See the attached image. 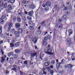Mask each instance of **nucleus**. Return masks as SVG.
I'll list each match as a JSON object with an SVG mask.
<instances>
[{
    "label": "nucleus",
    "instance_id": "4468645a",
    "mask_svg": "<svg viewBox=\"0 0 75 75\" xmlns=\"http://www.w3.org/2000/svg\"><path fill=\"white\" fill-rule=\"evenodd\" d=\"M28 23L30 25H33V26H34L35 25V24L33 23V21H29Z\"/></svg>",
    "mask_w": 75,
    "mask_h": 75
},
{
    "label": "nucleus",
    "instance_id": "13d9d810",
    "mask_svg": "<svg viewBox=\"0 0 75 75\" xmlns=\"http://www.w3.org/2000/svg\"><path fill=\"white\" fill-rule=\"evenodd\" d=\"M59 73L60 74H63V73H64V72H63V71H60L59 72Z\"/></svg>",
    "mask_w": 75,
    "mask_h": 75
},
{
    "label": "nucleus",
    "instance_id": "e433bc0d",
    "mask_svg": "<svg viewBox=\"0 0 75 75\" xmlns=\"http://www.w3.org/2000/svg\"><path fill=\"white\" fill-rule=\"evenodd\" d=\"M24 64H25L26 65H28V64L27 63V61H25L23 62Z\"/></svg>",
    "mask_w": 75,
    "mask_h": 75
},
{
    "label": "nucleus",
    "instance_id": "423d86ee",
    "mask_svg": "<svg viewBox=\"0 0 75 75\" xmlns=\"http://www.w3.org/2000/svg\"><path fill=\"white\" fill-rule=\"evenodd\" d=\"M28 13V16L30 17H32V16H33V14L34 13V11H32L29 12Z\"/></svg>",
    "mask_w": 75,
    "mask_h": 75
},
{
    "label": "nucleus",
    "instance_id": "e2e57ef3",
    "mask_svg": "<svg viewBox=\"0 0 75 75\" xmlns=\"http://www.w3.org/2000/svg\"><path fill=\"white\" fill-rule=\"evenodd\" d=\"M58 21L59 22H61V19H59L58 20Z\"/></svg>",
    "mask_w": 75,
    "mask_h": 75
},
{
    "label": "nucleus",
    "instance_id": "7ed1b4c3",
    "mask_svg": "<svg viewBox=\"0 0 75 75\" xmlns=\"http://www.w3.org/2000/svg\"><path fill=\"white\" fill-rule=\"evenodd\" d=\"M37 40H38V39H37V38L36 37L32 38H31V41H32V42H34V43L35 44H36Z\"/></svg>",
    "mask_w": 75,
    "mask_h": 75
},
{
    "label": "nucleus",
    "instance_id": "de8ad7c7",
    "mask_svg": "<svg viewBox=\"0 0 75 75\" xmlns=\"http://www.w3.org/2000/svg\"><path fill=\"white\" fill-rule=\"evenodd\" d=\"M27 19L28 20H31L32 19V18H30V16H28L27 17Z\"/></svg>",
    "mask_w": 75,
    "mask_h": 75
},
{
    "label": "nucleus",
    "instance_id": "bf43d9fd",
    "mask_svg": "<svg viewBox=\"0 0 75 75\" xmlns=\"http://www.w3.org/2000/svg\"><path fill=\"white\" fill-rule=\"evenodd\" d=\"M47 33H48V32H45V34H44L43 35V36L45 35H46V34H47Z\"/></svg>",
    "mask_w": 75,
    "mask_h": 75
},
{
    "label": "nucleus",
    "instance_id": "393cba45",
    "mask_svg": "<svg viewBox=\"0 0 75 75\" xmlns=\"http://www.w3.org/2000/svg\"><path fill=\"white\" fill-rule=\"evenodd\" d=\"M43 45L44 46H46L47 45V41H43Z\"/></svg>",
    "mask_w": 75,
    "mask_h": 75
},
{
    "label": "nucleus",
    "instance_id": "f257e3e1",
    "mask_svg": "<svg viewBox=\"0 0 75 75\" xmlns=\"http://www.w3.org/2000/svg\"><path fill=\"white\" fill-rule=\"evenodd\" d=\"M51 48V45H48L47 51H45V52L46 54H49V55H53L54 53L51 52H52V49L50 48Z\"/></svg>",
    "mask_w": 75,
    "mask_h": 75
},
{
    "label": "nucleus",
    "instance_id": "2f4dec72",
    "mask_svg": "<svg viewBox=\"0 0 75 75\" xmlns=\"http://www.w3.org/2000/svg\"><path fill=\"white\" fill-rule=\"evenodd\" d=\"M31 7L32 8L34 9V8H35V6H34V5H31Z\"/></svg>",
    "mask_w": 75,
    "mask_h": 75
},
{
    "label": "nucleus",
    "instance_id": "4c0bfd02",
    "mask_svg": "<svg viewBox=\"0 0 75 75\" xmlns=\"http://www.w3.org/2000/svg\"><path fill=\"white\" fill-rule=\"evenodd\" d=\"M34 27L33 26H30V30H34Z\"/></svg>",
    "mask_w": 75,
    "mask_h": 75
},
{
    "label": "nucleus",
    "instance_id": "39448f33",
    "mask_svg": "<svg viewBox=\"0 0 75 75\" xmlns=\"http://www.w3.org/2000/svg\"><path fill=\"white\" fill-rule=\"evenodd\" d=\"M15 27L16 28H19L20 27V24L19 23H16L15 24Z\"/></svg>",
    "mask_w": 75,
    "mask_h": 75
},
{
    "label": "nucleus",
    "instance_id": "c9c22d12",
    "mask_svg": "<svg viewBox=\"0 0 75 75\" xmlns=\"http://www.w3.org/2000/svg\"><path fill=\"white\" fill-rule=\"evenodd\" d=\"M50 74L51 75H53V74H54V71L52 70L50 71Z\"/></svg>",
    "mask_w": 75,
    "mask_h": 75
},
{
    "label": "nucleus",
    "instance_id": "052dcab7",
    "mask_svg": "<svg viewBox=\"0 0 75 75\" xmlns=\"http://www.w3.org/2000/svg\"><path fill=\"white\" fill-rule=\"evenodd\" d=\"M57 5H56L54 6V8L55 9H57Z\"/></svg>",
    "mask_w": 75,
    "mask_h": 75
},
{
    "label": "nucleus",
    "instance_id": "c03bdc74",
    "mask_svg": "<svg viewBox=\"0 0 75 75\" xmlns=\"http://www.w3.org/2000/svg\"><path fill=\"white\" fill-rule=\"evenodd\" d=\"M20 75H23V72L21 70H20Z\"/></svg>",
    "mask_w": 75,
    "mask_h": 75
},
{
    "label": "nucleus",
    "instance_id": "69168bd1",
    "mask_svg": "<svg viewBox=\"0 0 75 75\" xmlns=\"http://www.w3.org/2000/svg\"><path fill=\"white\" fill-rule=\"evenodd\" d=\"M48 70V71H49V72H50V70H51V68L50 67H49Z\"/></svg>",
    "mask_w": 75,
    "mask_h": 75
},
{
    "label": "nucleus",
    "instance_id": "9b49d317",
    "mask_svg": "<svg viewBox=\"0 0 75 75\" xmlns=\"http://www.w3.org/2000/svg\"><path fill=\"white\" fill-rule=\"evenodd\" d=\"M14 34H15L16 37H19L20 36V34L19 33H18V32L15 31L14 32Z\"/></svg>",
    "mask_w": 75,
    "mask_h": 75
},
{
    "label": "nucleus",
    "instance_id": "f3484780",
    "mask_svg": "<svg viewBox=\"0 0 75 75\" xmlns=\"http://www.w3.org/2000/svg\"><path fill=\"white\" fill-rule=\"evenodd\" d=\"M7 2L8 3H14V2H15V0H7Z\"/></svg>",
    "mask_w": 75,
    "mask_h": 75
},
{
    "label": "nucleus",
    "instance_id": "864d4df0",
    "mask_svg": "<svg viewBox=\"0 0 75 75\" xmlns=\"http://www.w3.org/2000/svg\"><path fill=\"white\" fill-rule=\"evenodd\" d=\"M43 73L45 75H47V72H46L45 71H43Z\"/></svg>",
    "mask_w": 75,
    "mask_h": 75
},
{
    "label": "nucleus",
    "instance_id": "2eb2a0df",
    "mask_svg": "<svg viewBox=\"0 0 75 75\" xmlns=\"http://www.w3.org/2000/svg\"><path fill=\"white\" fill-rule=\"evenodd\" d=\"M50 63L51 62H46L45 63V65L46 67H48V66H49V65H50Z\"/></svg>",
    "mask_w": 75,
    "mask_h": 75
},
{
    "label": "nucleus",
    "instance_id": "4d7b16f0",
    "mask_svg": "<svg viewBox=\"0 0 75 75\" xmlns=\"http://www.w3.org/2000/svg\"><path fill=\"white\" fill-rule=\"evenodd\" d=\"M5 34L7 35V36H9V33H5Z\"/></svg>",
    "mask_w": 75,
    "mask_h": 75
},
{
    "label": "nucleus",
    "instance_id": "49530a36",
    "mask_svg": "<svg viewBox=\"0 0 75 75\" xmlns=\"http://www.w3.org/2000/svg\"><path fill=\"white\" fill-rule=\"evenodd\" d=\"M48 39V37H45L44 38V40H47Z\"/></svg>",
    "mask_w": 75,
    "mask_h": 75
},
{
    "label": "nucleus",
    "instance_id": "603ef678",
    "mask_svg": "<svg viewBox=\"0 0 75 75\" xmlns=\"http://www.w3.org/2000/svg\"><path fill=\"white\" fill-rule=\"evenodd\" d=\"M13 67L15 68V69H16L17 68V66H16V65H14L13 66Z\"/></svg>",
    "mask_w": 75,
    "mask_h": 75
},
{
    "label": "nucleus",
    "instance_id": "5fc2aeb1",
    "mask_svg": "<svg viewBox=\"0 0 75 75\" xmlns=\"http://www.w3.org/2000/svg\"><path fill=\"white\" fill-rule=\"evenodd\" d=\"M1 52L2 54V55L4 54V52L2 50H1Z\"/></svg>",
    "mask_w": 75,
    "mask_h": 75
},
{
    "label": "nucleus",
    "instance_id": "20e7f679",
    "mask_svg": "<svg viewBox=\"0 0 75 75\" xmlns=\"http://www.w3.org/2000/svg\"><path fill=\"white\" fill-rule=\"evenodd\" d=\"M13 52H10L8 54V56L9 57L10 59H13Z\"/></svg>",
    "mask_w": 75,
    "mask_h": 75
},
{
    "label": "nucleus",
    "instance_id": "412c9836",
    "mask_svg": "<svg viewBox=\"0 0 75 75\" xmlns=\"http://www.w3.org/2000/svg\"><path fill=\"white\" fill-rule=\"evenodd\" d=\"M4 61H5V58H4V57L3 56L1 57V62L2 63H3V62Z\"/></svg>",
    "mask_w": 75,
    "mask_h": 75
},
{
    "label": "nucleus",
    "instance_id": "6ab92c4d",
    "mask_svg": "<svg viewBox=\"0 0 75 75\" xmlns=\"http://www.w3.org/2000/svg\"><path fill=\"white\" fill-rule=\"evenodd\" d=\"M41 33V31H40V30H37L36 31V33H35V34H38V35L40 34Z\"/></svg>",
    "mask_w": 75,
    "mask_h": 75
},
{
    "label": "nucleus",
    "instance_id": "a18cd8bd",
    "mask_svg": "<svg viewBox=\"0 0 75 75\" xmlns=\"http://www.w3.org/2000/svg\"><path fill=\"white\" fill-rule=\"evenodd\" d=\"M47 37L48 38V39L49 38V39H50L51 38V36L50 35H48Z\"/></svg>",
    "mask_w": 75,
    "mask_h": 75
},
{
    "label": "nucleus",
    "instance_id": "f704fd0d",
    "mask_svg": "<svg viewBox=\"0 0 75 75\" xmlns=\"http://www.w3.org/2000/svg\"><path fill=\"white\" fill-rule=\"evenodd\" d=\"M71 71L72 70L70 68H69L67 70V71L69 72H71Z\"/></svg>",
    "mask_w": 75,
    "mask_h": 75
},
{
    "label": "nucleus",
    "instance_id": "6e6552de",
    "mask_svg": "<svg viewBox=\"0 0 75 75\" xmlns=\"http://www.w3.org/2000/svg\"><path fill=\"white\" fill-rule=\"evenodd\" d=\"M18 31L19 34H22V33H23V30L21 28H19Z\"/></svg>",
    "mask_w": 75,
    "mask_h": 75
},
{
    "label": "nucleus",
    "instance_id": "a878e982",
    "mask_svg": "<svg viewBox=\"0 0 75 75\" xmlns=\"http://www.w3.org/2000/svg\"><path fill=\"white\" fill-rule=\"evenodd\" d=\"M4 7L6 8L7 7V3L5 2L4 4Z\"/></svg>",
    "mask_w": 75,
    "mask_h": 75
},
{
    "label": "nucleus",
    "instance_id": "ea45409f",
    "mask_svg": "<svg viewBox=\"0 0 75 75\" xmlns=\"http://www.w3.org/2000/svg\"><path fill=\"white\" fill-rule=\"evenodd\" d=\"M45 23V21H43L41 23V25H43V24H44Z\"/></svg>",
    "mask_w": 75,
    "mask_h": 75
},
{
    "label": "nucleus",
    "instance_id": "4be33fe9",
    "mask_svg": "<svg viewBox=\"0 0 75 75\" xmlns=\"http://www.w3.org/2000/svg\"><path fill=\"white\" fill-rule=\"evenodd\" d=\"M71 41V40L69 38H67L66 40V42H70Z\"/></svg>",
    "mask_w": 75,
    "mask_h": 75
},
{
    "label": "nucleus",
    "instance_id": "0eeeda50",
    "mask_svg": "<svg viewBox=\"0 0 75 75\" xmlns=\"http://www.w3.org/2000/svg\"><path fill=\"white\" fill-rule=\"evenodd\" d=\"M71 55L72 56L71 57V59L72 60H74L75 59V53H72Z\"/></svg>",
    "mask_w": 75,
    "mask_h": 75
},
{
    "label": "nucleus",
    "instance_id": "3c124183",
    "mask_svg": "<svg viewBox=\"0 0 75 75\" xmlns=\"http://www.w3.org/2000/svg\"><path fill=\"white\" fill-rule=\"evenodd\" d=\"M52 64H55V60H53L51 62Z\"/></svg>",
    "mask_w": 75,
    "mask_h": 75
},
{
    "label": "nucleus",
    "instance_id": "58836bf2",
    "mask_svg": "<svg viewBox=\"0 0 75 75\" xmlns=\"http://www.w3.org/2000/svg\"><path fill=\"white\" fill-rule=\"evenodd\" d=\"M65 6L64 5H62V9H62L63 11H64V8H65Z\"/></svg>",
    "mask_w": 75,
    "mask_h": 75
},
{
    "label": "nucleus",
    "instance_id": "0e129e2a",
    "mask_svg": "<svg viewBox=\"0 0 75 75\" xmlns=\"http://www.w3.org/2000/svg\"><path fill=\"white\" fill-rule=\"evenodd\" d=\"M45 70H46V69L45 68H44L43 69H42V70L43 71H45Z\"/></svg>",
    "mask_w": 75,
    "mask_h": 75
},
{
    "label": "nucleus",
    "instance_id": "473e14b6",
    "mask_svg": "<svg viewBox=\"0 0 75 75\" xmlns=\"http://www.w3.org/2000/svg\"><path fill=\"white\" fill-rule=\"evenodd\" d=\"M20 50L19 49H17V50H15V52L16 53H18L20 52Z\"/></svg>",
    "mask_w": 75,
    "mask_h": 75
},
{
    "label": "nucleus",
    "instance_id": "c85d7f7f",
    "mask_svg": "<svg viewBox=\"0 0 75 75\" xmlns=\"http://www.w3.org/2000/svg\"><path fill=\"white\" fill-rule=\"evenodd\" d=\"M69 68H72L74 67V65L72 64H68Z\"/></svg>",
    "mask_w": 75,
    "mask_h": 75
},
{
    "label": "nucleus",
    "instance_id": "b1692460",
    "mask_svg": "<svg viewBox=\"0 0 75 75\" xmlns=\"http://www.w3.org/2000/svg\"><path fill=\"white\" fill-rule=\"evenodd\" d=\"M61 64V63H60L59 64L57 63L56 64L57 68V69H59V66H60V64Z\"/></svg>",
    "mask_w": 75,
    "mask_h": 75
},
{
    "label": "nucleus",
    "instance_id": "6e6d98bb",
    "mask_svg": "<svg viewBox=\"0 0 75 75\" xmlns=\"http://www.w3.org/2000/svg\"><path fill=\"white\" fill-rule=\"evenodd\" d=\"M46 5L45 4H42V6L43 7H45L46 6Z\"/></svg>",
    "mask_w": 75,
    "mask_h": 75
},
{
    "label": "nucleus",
    "instance_id": "bb28decb",
    "mask_svg": "<svg viewBox=\"0 0 75 75\" xmlns=\"http://www.w3.org/2000/svg\"><path fill=\"white\" fill-rule=\"evenodd\" d=\"M17 20L18 22H21V18H20L19 17H17Z\"/></svg>",
    "mask_w": 75,
    "mask_h": 75
},
{
    "label": "nucleus",
    "instance_id": "79ce46f5",
    "mask_svg": "<svg viewBox=\"0 0 75 75\" xmlns=\"http://www.w3.org/2000/svg\"><path fill=\"white\" fill-rule=\"evenodd\" d=\"M67 16L66 15H63V18L64 19H67Z\"/></svg>",
    "mask_w": 75,
    "mask_h": 75
},
{
    "label": "nucleus",
    "instance_id": "72a5a7b5",
    "mask_svg": "<svg viewBox=\"0 0 75 75\" xmlns=\"http://www.w3.org/2000/svg\"><path fill=\"white\" fill-rule=\"evenodd\" d=\"M10 45L11 47H13L14 46V44H13L12 43H10Z\"/></svg>",
    "mask_w": 75,
    "mask_h": 75
},
{
    "label": "nucleus",
    "instance_id": "ddd939ff",
    "mask_svg": "<svg viewBox=\"0 0 75 75\" xmlns=\"http://www.w3.org/2000/svg\"><path fill=\"white\" fill-rule=\"evenodd\" d=\"M4 4V2L3 0H0V7H3Z\"/></svg>",
    "mask_w": 75,
    "mask_h": 75
},
{
    "label": "nucleus",
    "instance_id": "dca6fc26",
    "mask_svg": "<svg viewBox=\"0 0 75 75\" xmlns=\"http://www.w3.org/2000/svg\"><path fill=\"white\" fill-rule=\"evenodd\" d=\"M20 46V42H17L14 45V46L16 47H19Z\"/></svg>",
    "mask_w": 75,
    "mask_h": 75
},
{
    "label": "nucleus",
    "instance_id": "1a4fd4ad",
    "mask_svg": "<svg viewBox=\"0 0 75 75\" xmlns=\"http://www.w3.org/2000/svg\"><path fill=\"white\" fill-rule=\"evenodd\" d=\"M66 6H67V7H71V3L70 2H67L66 3Z\"/></svg>",
    "mask_w": 75,
    "mask_h": 75
},
{
    "label": "nucleus",
    "instance_id": "9d476101",
    "mask_svg": "<svg viewBox=\"0 0 75 75\" xmlns=\"http://www.w3.org/2000/svg\"><path fill=\"white\" fill-rule=\"evenodd\" d=\"M37 54V52H35L34 53H32L30 54V56L31 57L30 58H33L34 57V56H35V55H36Z\"/></svg>",
    "mask_w": 75,
    "mask_h": 75
},
{
    "label": "nucleus",
    "instance_id": "37998d69",
    "mask_svg": "<svg viewBox=\"0 0 75 75\" xmlns=\"http://www.w3.org/2000/svg\"><path fill=\"white\" fill-rule=\"evenodd\" d=\"M68 10V7H67L65 6L64 8V9L63 11H65V10Z\"/></svg>",
    "mask_w": 75,
    "mask_h": 75
},
{
    "label": "nucleus",
    "instance_id": "cd10ccee",
    "mask_svg": "<svg viewBox=\"0 0 75 75\" xmlns=\"http://www.w3.org/2000/svg\"><path fill=\"white\" fill-rule=\"evenodd\" d=\"M4 21L2 19H1V18L0 19V24H4Z\"/></svg>",
    "mask_w": 75,
    "mask_h": 75
},
{
    "label": "nucleus",
    "instance_id": "aec40b11",
    "mask_svg": "<svg viewBox=\"0 0 75 75\" xmlns=\"http://www.w3.org/2000/svg\"><path fill=\"white\" fill-rule=\"evenodd\" d=\"M63 27V25H62V24H59V25H57V27H58V28H62Z\"/></svg>",
    "mask_w": 75,
    "mask_h": 75
},
{
    "label": "nucleus",
    "instance_id": "c756f323",
    "mask_svg": "<svg viewBox=\"0 0 75 75\" xmlns=\"http://www.w3.org/2000/svg\"><path fill=\"white\" fill-rule=\"evenodd\" d=\"M6 17V16L5 15H4L1 17V19L3 20V19H4V18H5Z\"/></svg>",
    "mask_w": 75,
    "mask_h": 75
},
{
    "label": "nucleus",
    "instance_id": "774afa93",
    "mask_svg": "<svg viewBox=\"0 0 75 75\" xmlns=\"http://www.w3.org/2000/svg\"><path fill=\"white\" fill-rule=\"evenodd\" d=\"M49 68H53V65H51L50 66V67H49Z\"/></svg>",
    "mask_w": 75,
    "mask_h": 75
},
{
    "label": "nucleus",
    "instance_id": "338daca9",
    "mask_svg": "<svg viewBox=\"0 0 75 75\" xmlns=\"http://www.w3.org/2000/svg\"><path fill=\"white\" fill-rule=\"evenodd\" d=\"M39 74L40 75H42V71L40 72V73H39Z\"/></svg>",
    "mask_w": 75,
    "mask_h": 75
},
{
    "label": "nucleus",
    "instance_id": "680f3d73",
    "mask_svg": "<svg viewBox=\"0 0 75 75\" xmlns=\"http://www.w3.org/2000/svg\"><path fill=\"white\" fill-rule=\"evenodd\" d=\"M3 42V40H1V41H0V44H1Z\"/></svg>",
    "mask_w": 75,
    "mask_h": 75
},
{
    "label": "nucleus",
    "instance_id": "f03ea898",
    "mask_svg": "<svg viewBox=\"0 0 75 75\" xmlns=\"http://www.w3.org/2000/svg\"><path fill=\"white\" fill-rule=\"evenodd\" d=\"M7 27H8V31H11L12 29V23H8L6 25Z\"/></svg>",
    "mask_w": 75,
    "mask_h": 75
},
{
    "label": "nucleus",
    "instance_id": "5701e85b",
    "mask_svg": "<svg viewBox=\"0 0 75 75\" xmlns=\"http://www.w3.org/2000/svg\"><path fill=\"white\" fill-rule=\"evenodd\" d=\"M8 10H11L12 9V6L10 5H9L8 6Z\"/></svg>",
    "mask_w": 75,
    "mask_h": 75
},
{
    "label": "nucleus",
    "instance_id": "7c9ffc66",
    "mask_svg": "<svg viewBox=\"0 0 75 75\" xmlns=\"http://www.w3.org/2000/svg\"><path fill=\"white\" fill-rule=\"evenodd\" d=\"M17 18H16V17L14 16L13 18V22H15L16 21V20Z\"/></svg>",
    "mask_w": 75,
    "mask_h": 75
},
{
    "label": "nucleus",
    "instance_id": "09e8293b",
    "mask_svg": "<svg viewBox=\"0 0 75 75\" xmlns=\"http://www.w3.org/2000/svg\"><path fill=\"white\" fill-rule=\"evenodd\" d=\"M26 3V1L25 0H23L22 1V3H23V4H25Z\"/></svg>",
    "mask_w": 75,
    "mask_h": 75
},
{
    "label": "nucleus",
    "instance_id": "a19ab883",
    "mask_svg": "<svg viewBox=\"0 0 75 75\" xmlns=\"http://www.w3.org/2000/svg\"><path fill=\"white\" fill-rule=\"evenodd\" d=\"M45 10L46 11H48L49 10V8H45Z\"/></svg>",
    "mask_w": 75,
    "mask_h": 75
},
{
    "label": "nucleus",
    "instance_id": "a211bd4d",
    "mask_svg": "<svg viewBox=\"0 0 75 75\" xmlns=\"http://www.w3.org/2000/svg\"><path fill=\"white\" fill-rule=\"evenodd\" d=\"M51 4V3L50 2L47 1L46 2V6H48V7H50Z\"/></svg>",
    "mask_w": 75,
    "mask_h": 75
},
{
    "label": "nucleus",
    "instance_id": "8fccbe9b",
    "mask_svg": "<svg viewBox=\"0 0 75 75\" xmlns=\"http://www.w3.org/2000/svg\"><path fill=\"white\" fill-rule=\"evenodd\" d=\"M14 56V58H17V57H18V55H17V54H15Z\"/></svg>",
    "mask_w": 75,
    "mask_h": 75
},
{
    "label": "nucleus",
    "instance_id": "f8f14e48",
    "mask_svg": "<svg viewBox=\"0 0 75 75\" xmlns=\"http://www.w3.org/2000/svg\"><path fill=\"white\" fill-rule=\"evenodd\" d=\"M73 31L72 30V29H70L69 30L68 32L69 36H70V35L72 34V33L73 32Z\"/></svg>",
    "mask_w": 75,
    "mask_h": 75
}]
</instances>
